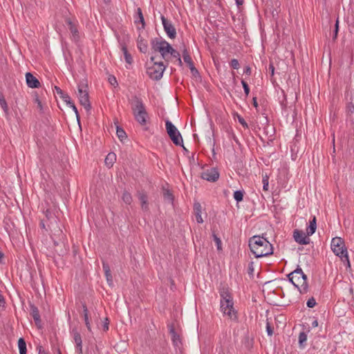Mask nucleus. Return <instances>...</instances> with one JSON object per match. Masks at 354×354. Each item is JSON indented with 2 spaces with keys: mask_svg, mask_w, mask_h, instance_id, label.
Masks as SVG:
<instances>
[{
  "mask_svg": "<svg viewBox=\"0 0 354 354\" xmlns=\"http://www.w3.org/2000/svg\"><path fill=\"white\" fill-rule=\"evenodd\" d=\"M249 247L256 258L270 255L273 253L272 245L263 236H253L249 240Z\"/></svg>",
  "mask_w": 354,
  "mask_h": 354,
  "instance_id": "nucleus-1",
  "label": "nucleus"
},
{
  "mask_svg": "<svg viewBox=\"0 0 354 354\" xmlns=\"http://www.w3.org/2000/svg\"><path fill=\"white\" fill-rule=\"evenodd\" d=\"M221 301L220 308L224 315L232 320H237L236 311L234 308L232 297L227 288H223L219 291Z\"/></svg>",
  "mask_w": 354,
  "mask_h": 354,
  "instance_id": "nucleus-2",
  "label": "nucleus"
},
{
  "mask_svg": "<svg viewBox=\"0 0 354 354\" xmlns=\"http://www.w3.org/2000/svg\"><path fill=\"white\" fill-rule=\"evenodd\" d=\"M129 103L131 104L135 120L140 125H146L147 120L149 119V115L142 100L137 95H133L129 100Z\"/></svg>",
  "mask_w": 354,
  "mask_h": 354,
  "instance_id": "nucleus-3",
  "label": "nucleus"
},
{
  "mask_svg": "<svg viewBox=\"0 0 354 354\" xmlns=\"http://www.w3.org/2000/svg\"><path fill=\"white\" fill-rule=\"evenodd\" d=\"M288 277L289 281L297 288L300 294H306L308 292L309 286L307 282V276L301 268H297L290 272Z\"/></svg>",
  "mask_w": 354,
  "mask_h": 354,
  "instance_id": "nucleus-4",
  "label": "nucleus"
},
{
  "mask_svg": "<svg viewBox=\"0 0 354 354\" xmlns=\"http://www.w3.org/2000/svg\"><path fill=\"white\" fill-rule=\"evenodd\" d=\"M331 249L335 255L340 257L346 267H350L347 249L344 240L340 237H335L331 241Z\"/></svg>",
  "mask_w": 354,
  "mask_h": 354,
  "instance_id": "nucleus-5",
  "label": "nucleus"
},
{
  "mask_svg": "<svg viewBox=\"0 0 354 354\" xmlns=\"http://www.w3.org/2000/svg\"><path fill=\"white\" fill-rule=\"evenodd\" d=\"M152 49L156 52H159L162 59H166L167 56L169 54V52L172 46L162 38H154L151 41Z\"/></svg>",
  "mask_w": 354,
  "mask_h": 354,
  "instance_id": "nucleus-6",
  "label": "nucleus"
},
{
  "mask_svg": "<svg viewBox=\"0 0 354 354\" xmlns=\"http://www.w3.org/2000/svg\"><path fill=\"white\" fill-rule=\"evenodd\" d=\"M151 61L153 62V64L147 68V73L151 79L159 80L162 77L165 66L162 62H154V57H151Z\"/></svg>",
  "mask_w": 354,
  "mask_h": 354,
  "instance_id": "nucleus-7",
  "label": "nucleus"
},
{
  "mask_svg": "<svg viewBox=\"0 0 354 354\" xmlns=\"http://www.w3.org/2000/svg\"><path fill=\"white\" fill-rule=\"evenodd\" d=\"M165 127L167 132L172 140V142L177 146H183V138L177 129V128L169 120H166Z\"/></svg>",
  "mask_w": 354,
  "mask_h": 354,
  "instance_id": "nucleus-8",
  "label": "nucleus"
},
{
  "mask_svg": "<svg viewBox=\"0 0 354 354\" xmlns=\"http://www.w3.org/2000/svg\"><path fill=\"white\" fill-rule=\"evenodd\" d=\"M77 97L79 102L86 110L88 111L91 109V103L89 101L88 92L87 86L84 84H79L77 88Z\"/></svg>",
  "mask_w": 354,
  "mask_h": 354,
  "instance_id": "nucleus-9",
  "label": "nucleus"
},
{
  "mask_svg": "<svg viewBox=\"0 0 354 354\" xmlns=\"http://www.w3.org/2000/svg\"><path fill=\"white\" fill-rule=\"evenodd\" d=\"M169 334L171 336V341L173 343V345L174 346L175 348L177 350H181L182 348V340L180 337V335L175 330L174 325L173 324H170L167 325Z\"/></svg>",
  "mask_w": 354,
  "mask_h": 354,
  "instance_id": "nucleus-10",
  "label": "nucleus"
},
{
  "mask_svg": "<svg viewBox=\"0 0 354 354\" xmlns=\"http://www.w3.org/2000/svg\"><path fill=\"white\" fill-rule=\"evenodd\" d=\"M160 19L164 30L165 31L167 35L170 39H174L176 37V31L172 23L167 20L163 15L161 16Z\"/></svg>",
  "mask_w": 354,
  "mask_h": 354,
  "instance_id": "nucleus-11",
  "label": "nucleus"
},
{
  "mask_svg": "<svg viewBox=\"0 0 354 354\" xmlns=\"http://www.w3.org/2000/svg\"><path fill=\"white\" fill-rule=\"evenodd\" d=\"M201 178L209 182H215L219 178V173L216 168L211 167L201 173Z\"/></svg>",
  "mask_w": 354,
  "mask_h": 354,
  "instance_id": "nucleus-12",
  "label": "nucleus"
},
{
  "mask_svg": "<svg viewBox=\"0 0 354 354\" xmlns=\"http://www.w3.org/2000/svg\"><path fill=\"white\" fill-rule=\"evenodd\" d=\"M307 234L299 230H295L293 232V238L295 241L301 245H307L310 243V239Z\"/></svg>",
  "mask_w": 354,
  "mask_h": 354,
  "instance_id": "nucleus-13",
  "label": "nucleus"
},
{
  "mask_svg": "<svg viewBox=\"0 0 354 354\" xmlns=\"http://www.w3.org/2000/svg\"><path fill=\"white\" fill-rule=\"evenodd\" d=\"M65 21H66V24H67L68 28L71 33L73 40H74L75 41H78V39L80 38V35H79V31H78V28H77V25H78L77 21H73L69 18L66 19Z\"/></svg>",
  "mask_w": 354,
  "mask_h": 354,
  "instance_id": "nucleus-14",
  "label": "nucleus"
},
{
  "mask_svg": "<svg viewBox=\"0 0 354 354\" xmlns=\"http://www.w3.org/2000/svg\"><path fill=\"white\" fill-rule=\"evenodd\" d=\"M71 334L75 344V352L77 354H82V339L80 333L77 329H73Z\"/></svg>",
  "mask_w": 354,
  "mask_h": 354,
  "instance_id": "nucleus-15",
  "label": "nucleus"
},
{
  "mask_svg": "<svg viewBox=\"0 0 354 354\" xmlns=\"http://www.w3.org/2000/svg\"><path fill=\"white\" fill-rule=\"evenodd\" d=\"M47 226L49 230H51L55 225H57V216L48 209L44 212Z\"/></svg>",
  "mask_w": 354,
  "mask_h": 354,
  "instance_id": "nucleus-16",
  "label": "nucleus"
},
{
  "mask_svg": "<svg viewBox=\"0 0 354 354\" xmlns=\"http://www.w3.org/2000/svg\"><path fill=\"white\" fill-rule=\"evenodd\" d=\"M26 81L28 87L36 88L40 86L39 81L30 73H26Z\"/></svg>",
  "mask_w": 354,
  "mask_h": 354,
  "instance_id": "nucleus-17",
  "label": "nucleus"
},
{
  "mask_svg": "<svg viewBox=\"0 0 354 354\" xmlns=\"http://www.w3.org/2000/svg\"><path fill=\"white\" fill-rule=\"evenodd\" d=\"M137 196L140 201L141 208L143 211L149 210V203H148V196L147 194L144 191H138L137 192Z\"/></svg>",
  "mask_w": 354,
  "mask_h": 354,
  "instance_id": "nucleus-18",
  "label": "nucleus"
},
{
  "mask_svg": "<svg viewBox=\"0 0 354 354\" xmlns=\"http://www.w3.org/2000/svg\"><path fill=\"white\" fill-rule=\"evenodd\" d=\"M30 315H31L32 317L33 318V319L35 322V324L38 327H41V321L40 319L39 311L37 307L35 306V305H30Z\"/></svg>",
  "mask_w": 354,
  "mask_h": 354,
  "instance_id": "nucleus-19",
  "label": "nucleus"
},
{
  "mask_svg": "<svg viewBox=\"0 0 354 354\" xmlns=\"http://www.w3.org/2000/svg\"><path fill=\"white\" fill-rule=\"evenodd\" d=\"M194 212L196 216V219L198 223H203V219L202 218V206L199 202H195L194 203Z\"/></svg>",
  "mask_w": 354,
  "mask_h": 354,
  "instance_id": "nucleus-20",
  "label": "nucleus"
},
{
  "mask_svg": "<svg viewBox=\"0 0 354 354\" xmlns=\"http://www.w3.org/2000/svg\"><path fill=\"white\" fill-rule=\"evenodd\" d=\"M138 48L140 51L143 53H145L148 49L147 41L140 36L138 38Z\"/></svg>",
  "mask_w": 354,
  "mask_h": 354,
  "instance_id": "nucleus-21",
  "label": "nucleus"
},
{
  "mask_svg": "<svg viewBox=\"0 0 354 354\" xmlns=\"http://www.w3.org/2000/svg\"><path fill=\"white\" fill-rule=\"evenodd\" d=\"M82 308H83V317L85 322V325L87 328V329L89 331H91V326L88 319V310L86 306V304L84 303L82 304Z\"/></svg>",
  "mask_w": 354,
  "mask_h": 354,
  "instance_id": "nucleus-22",
  "label": "nucleus"
},
{
  "mask_svg": "<svg viewBox=\"0 0 354 354\" xmlns=\"http://www.w3.org/2000/svg\"><path fill=\"white\" fill-rule=\"evenodd\" d=\"M121 50L123 53L125 62L129 64H131L133 63V57L128 52L127 48L124 44H122Z\"/></svg>",
  "mask_w": 354,
  "mask_h": 354,
  "instance_id": "nucleus-23",
  "label": "nucleus"
},
{
  "mask_svg": "<svg viewBox=\"0 0 354 354\" xmlns=\"http://www.w3.org/2000/svg\"><path fill=\"white\" fill-rule=\"evenodd\" d=\"M116 160V155L114 153H109L106 156L104 162L106 166L111 167Z\"/></svg>",
  "mask_w": 354,
  "mask_h": 354,
  "instance_id": "nucleus-24",
  "label": "nucleus"
},
{
  "mask_svg": "<svg viewBox=\"0 0 354 354\" xmlns=\"http://www.w3.org/2000/svg\"><path fill=\"white\" fill-rule=\"evenodd\" d=\"M299 345L301 348H304L306 346V342L307 340V334L306 332H300L298 337Z\"/></svg>",
  "mask_w": 354,
  "mask_h": 354,
  "instance_id": "nucleus-25",
  "label": "nucleus"
},
{
  "mask_svg": "<svg viewBox=\"0 0 354 354\" xmlns=\"http://www.w3.org/2000/svg\"><path fill=\"white\" fill-rule=\"evenodd\" d=\"M18 347L19 350V354H26V343L24 338L21 337L18 340Z\"/></svg>",
  "mask_w": 354,
  "mask_h": 354,
  "instance_id": "nucleus-26",
  "label": "nucleus"
},
{
  "mask_svg": "<svg viewBox=\"0 0 354 354\" xmlns=\"http://www.w3.org/2000/svg\"><path fill=\"white\" fill-rule=\"evenodd\" d=\"M122 200L127 205H131V203L133 202L132 196L127 191H124L123 192L122 195Z\"/></svg>",
  "mask_w": 354,
  "mask_h": 354,
  "instance_id": "nucleus-27",
  "label": "nucleus"
},
{
  "mask_svg": "<svg viewBox=\"0 0 354 354\" xmlns=\"http://www.w3.org/2000/svg\"><path fill=\"white\" fill-rule=\"evenodd\" d=\"M137 15H138V20H136L135 22L136 23L140 22L142 24V28H145V19H144V17H143L141 8H138L137 9Z\"/></svg>",
  "mask_w": 354,
  "mask_h": 354,
  "instance_id": "nucleus-28",
  "label": "nucleus"
},
{
  "mask_svg": "<svg viewBox=\"0 0 354 354\" xmlns=\"http://www.w3.org/2000/svg\"><path fill=\"white\" fill-rule=\"evenodd\" d=\"M0 106L2 108L5 113H8V106L5 97L1 93H0Z\"/></svg>",
  "mask_w": 354,
  "mask_h": 354,
  "instance_id": "nucleus-29",
  "label": "nucleus"
},
{
  "mask_svg": "<svg viewBox=\"0 0 354 354\" xmlns=\"http://www.w3.org/2000/svg\"><path fill=\"white\" fill-rule=\"evenodd\" d=\"M243 190H236L234 192V198L236 201V202H241L243 199Z\"/></svg>",
  "mask_w": 354,
  "mask_h": 354,
  "instance_id": "nucleus-30",
  "label": "nucleus"
},
{
  "mask_svg": "<svg viewBox=\"0 0 354 354\" xmlns=\"http://www.w3.org/2000/svg\"><path fill=\"white\" fill-rule=\"evenodd\" d=\"M116 134L120 140H122L127 137L125 131L123 130V129L118 126L116 127Z\"/></svg>",
  "mask_w": 354,
  "mask_h": 354,
  "instance_id": "nucleus-31",
  "label": "nucleus"
},
{
  "mask_svg": "<svg viewBox=\"0 0 354 354\" xmlns=\"http://www.w3.org/2000/svg\"><path fill=\"white\" fill-rule=\"evenodd\" d=\"M183 57L184 62L187 64L193 62L191 57L189 55L187 50L185 48L183 50Z\"/></svg>",
  "mask_w": 354,
  "mask_h": 354,
  "instance_id": "nucleus-32",
  "label": "nucleus"
},
{
  "mask_svg": "<svg viewBox=\"0 0 354 354\" xmlns=\"http://www.w3.org/2000/svg\"><path fill=\"white\" fill-rule=\"evenodd\" d=\"M163 196L165 200H167L171 203H172L174 201L173 194L168 189L164 190Z\"/></svg>",
  "mask_w": 354,
  "mask_h": 354,
  "instance_id": "nucleus-33",
  "label": "nucleus"
},
{
  "mask_svg": "<svg viewBox=\"0 0 354 354\" xmlns=\"http://www.w3.org/2000/svg\"><path fill=\"white\" fill-rule=\"evenodd\" d=\"M61 98L69 106L73 103L70 96L67 93H64V95H62Z\"/></svg>",
  "mask_w": 354,
  "mask_h": 354,
  "instance_id": "nucleus-34",
  "label": "nucleus"
},
{
  "mask_svg": "<svg viewBox=\"0 0 354 354\" xmlns=\"http://www.w3.org/2000/svg\"><path fill=\"white\" fill-rule=\"evenodd\" d=\"M317 229V226L311 225L309 224V225L306 228V234L308 236L313 235Z\"/></svg>",
  "mask_w": 354,
  "mask_h": 354,
  "instance_id": "nucleus-35",
  "label": "nucleus"
},
{
  "mask_svg": "<svg viewBox=\"0 0 354 354\" xmlns=\"http://www.w3.org/2000/svg\"><path fill=\"white\" fill-rule=\"evenodd\" d=\"M346 111L348 114H353L354 113V104L353 102H348L346 106Z\"/></svg>",
  "mask_w": 354,
  "mask_h": 354,
  "instance_id": "nucleus-36",
  "label": "nucleus"
},
{
  "mask_svg": "<svg viewBox=\"0 0 354 354\" xmlns=\"http://www.w3.org/2000/svg\"><path fill=\"white\" fill-rule=\"evenodd\" d=\"M316 304V300L313 297H310L306 302L307 306L310 308L315 307Z\"/></svg>",
  "mask_w": 354,
  "mask_h": 354,
  "instance_id": "nucleus-37",
  "label": "nucleus"
},
{
  "mask_svg": "<svg viewBox=\"0 0 354 354\" xmlns=\"http://www.w3.org/2000/svg\"><path fill=\"white\" fill-rule=\"evenodd\" d=\"M241 84L243 86V88L244 93H245V95L248 96V95L250 93V88H249V86H248V83L246 82H245L244 80H242L241 81Z\"/></svg>",
  "mask_w": 354,
  "mask_h": 354,
  "instance_id": "nucleus-38",
  "label": "nucleus"
},
{
  "mask_svg": "<svg viewBox=\"0 0 354 354\" xmlns=\"http://www.w3.org/2000/svg\"><path fill=\"white\" fill-rule=\"evenodd\" d=\"M214 241H215L217 247V250H221V241L215 234H213Z\"/></svg>",
  "mask_w": 354,
  "mask_h": 354,
  "instance_id": "nucleus-39",
  "label": "nucleus"
},
{
  "mask_svg": "<svg viewBox=\"0 0 354 354\" xmlns=\"http://www.w3.org/2000/svg\"><path fill=\"white\" fill-rule=\"evenodd\" d=\"M169 55H170L171 57L176 58V59H179V57H180V53L176 50H175L173 47L171 48Z\"/></svg>",
  "mask_w": 354,
  "mask_h": 354,
  "instance_id": "nucleus-40",
  "label": "nucleus"
},
{
  "mask_svg": "<svg viewBox=\"0 0 354 354\" xmlns=\"http://www.w3.org/2000/svg\"><path fill=\"white\" fill-rule=\"evenodd\" d=\"M338 30H339V20L337 19L335 25V30L333 31V40L336 39V38L337 37Z\"/></svg>",
  "mask_w": 354,
  "mask_h": 354,
  "instance_id": "nucleus-41",
  "label": "nucleus"
},
{
  "mask_svg": "<svg viewBox=\"0 0 354 354\" xmlns=\"http://www.w3.org/2000/svg\"><path fill=\"white\" fill-rule=\"evenodd\" d=\"M230 65L234 69H238L239 68V63L236 59H232L230 63Z\"/></svg>",
  "mask_w": 354,
  "mask_h": 354,
  "instance_id": "nucleus-42",
  "label": "nucleus"
},
{
  "mask_svg": "<svg viewBox=\"0 0 354 354\" xmlns=\"http://www.w3.org/2000/svg\"><path fill=\"white\" fill-rule=\"evenodd\" d=\"M187 65H188V66H189V69H190V71H191V72H192V75L194 76H196V75L198 74V71L195 68L193 62H192L191 64H188Z\"/></svg>",
  "mask_w": 354,
  "mask_h": 354,
  "instance_id": "nucleus-43",
  "label": "nucleus"
},
{
  "mask_svg": "<svg viewBox=\"0 0 354 354\" xmlns=\"http://www.w3.org/2000/svg\"><path fill=\"white\" fill-rule=\"evenodd\" d=\"M263 189L264 191H268V185H269V183H268V176H265L264 178H263Z\"/></svg>",
  "mask_w": 354,
  "mask_h": 354,
  "instance_id": "nucleus-44",
  "label": "nucleus"
},
{
  "mask_svg": "<svg viewBox=\"0 0 354 354\" xmlns=\"http://www.w3.org/2000/svg\"><path fill=\"white\" fill-rule=\"evenodd\" d=\"M266 331H267L268 335H269V336H272V334H273V328L270 326V323L268 322H267V323H266Z\"/></svg>",
  "mask_w": 354,
  "mask_h": 354,
  "instance_id": "nucleus-45",
  "label": "nucleus"
},
{
  "mask_svg": "<svg viewBox=\"0 0 354 354\" xmlns=\"http://www.w3.org/2000/svg\"><path fill=\"white\" fill-rule=\"evenodd\" d=\"M238 120L239 122H240V124H242V126L245 128V129H248V125L247 124V122L245 121V120L243 119V118H242L241 116L240 115H238Z\"/></svg>",
  "mask_w": 354,
  "mask_h": 354,
  "instance_id": "nucleus-46",
  "label": "nucleus"
},
{
  "mask_svg": "<svg viewBox=\"0 0 354 354\" xmlns=\"http://www.w3.org/2000/svg\"><path fill=\"white\" fill-rule=\"evenodd\" d=\"M105 276L109 286L113 285V278L111 272L108 273H105Z\"/></svg>",
  "mask_w": 354,
  "mask_h": 354,
  "instance_id": "nucleus-47",
  "label": "nucleus"
},
{
  "mask_svg": "<svg viewBox=\"0 0 354 354\" xmlns=\"http://www.w3.org/2000/svg\"><path fill=\"white\" fill-rule=\"evenodd\" d=\"M109 83L111 84V85H118V82H117V80H116V78L113 76V75H111L109 77Z\"/></svg>",
  "mask_w": 354,
  "mask_h": 354,
  "instance_id": "nucleus-48",
  "label": "nucleus"
},
{
  "mask_svg": "<svg viewBox=\"0 0 354 354\" xmlns=\"http://www.w3.org/2000/svg\"><path fill=\"white\" fill-rule=\"evenodd\" d=\"M55 91H56L57 94L59 95L60 97L65 93L59 87L57 86H55Z\"/></svg>",
  "mask_w": 354,
  "mask_h": 354,
  "instance_id": "nucleus-49",
  "label": "nucleus"
},
{
  "mask_svg": "<svg viewBox=\"0 0 354 354\" xmlns=\"http://www.w3.org/2000/svg\"><path fill=\"white\" fill-rule=\"evenodd\" d=\"M71 108H72V109L73 110V111L75 112V115H76V117H77V120H79V118H80V115H79V113H78V111H77V107L75 106V104L73 103V104H71L70 106Z\"/></svg>",
  "mask_w": 354,
  "mask_h": 354,
  "instance_id": "nucleus-50",
  "label": "nucleus"
},
{
  "mask_svg": "<svg viewBox=\"0 0 354 354\" xmlns=\"http://www.w3.org/2000/svg\"><path fill=\"white\" fill-rule=\"evenodd\" d=\"M40 227L43 229H45L46 230H48L49 229L47 226L46 221L45 220H41L40 222Z\"/></svg>",
  "mask_w": 354,
  "mask_h": 354,
  "instance_id": "nucleus-51",
  "label": "nucleus"
},
{
  "mask_svg": "<svg viewBox=\"0 0 354 354\" xmlns=\"http://www.w3.org/2000/svg\"><path fill=\"white\" fill-rule=\"evenodd\" d=\"M103 270L104 271V273H108L111 272L109 265L105 263H103Z\"/></svg>",
  "mask_w": 354,
  "mask_h": 354,
  "instance_id": "nucleus-52",
  "label": "nucleus"
},
{
  "mask_svg": "<svg viewBox=\"0 0 354 354\" xmlns=\"http://www.w3.org/2000/svg\"><path fill=\"white\" fill-rule=\"evenodd\" d=\"M243 73L248 75H250L251 74V68L250 66H245L243 70Z\"/></svg>",
  "mask_w": 354,
  "mask_h": 354,
  "instance_id": "nucleus-53",
  "label": "nucleus"
},
{
  "mask_svg": "<svg viewBox=\"0 0 354 354\" xmlns=\"http://www.w3.org/2000/svg\"><path fill=\"white\" fill-rule=\"evenodd\" d=\"M35 102L37 104V106L39 108L40 110L42 109V105H41V101L39 100V97H37L35 100Z\"/></svg>",
  "mask_w": 354,
  "mask_h": 354,
  "instance_id": "nucleus-54",
  "label": "nucleus"
},
{
  "mask_svg": "<svg viewBox=\"0 0 354 354\" xmlns=\"http://www.w3.org/2000/svg\"><path fill=\"white\" fill-rule=\"evenodd\" d=\"M316 221L317 220L315 216H313L312 220L310 221L309 224L311 225L317 226Z\"/></svg>",
  "mask_w": 354,
  "mask_h": 354,
  "instance_id": "nucleus-55",
  "label": "nucleus"
},
{
  "mask_svg": "<svg viewBox=\"0 0 354 354\" xmlns=\"http://www.w3.org/2000/svg\"><path fill=\"white\" fill-rule=\"evenodd\" d=\"M252 103H253V106L257 109L258 107V102H257V99L256 97H254L253 99H252Z\"/></svg>",
  "mask_w": 354,
  "mask_h": 354,
  "instance_id": "nucleus-56",
  "label": "nucleus"
},
{
  "mask_svg": "<svg viewBox=\"0 0 354 354\" xmlns=\"http://www.w3.org/2000/svg\"><path fill=\"white\" fill-rule=\"evenodd\" d=\"M269 71H270L271 73V75H274V67L272 64H270L269 66Z\"/></svg>",
  "mask_w": 354,
  "mask_h": 354,
  "instance_id": "nucleus-57",
  "label": "nucleus"
},
{
  "mask_svg": "<svg viewBox=\"0 0 354 354\" xmlns=\"http://www.w3.org/2000/svg\"><path fill=\"white\" fill-rule=\"evenodd\" d=\"M248 269L250 270V272H252L254 271L253 268V262H250L248 265Z\"/></svg>",
  "mask_w": 354,
  "mask_h": 354,
  "instance_id": "nucleus-58",
  "label": "nucleus"
},
{
  "mask_svg": "<svg viewBox=\"0 0 354 354\" xmlns=\"http://www.w3.org/2000/svg\"><path fill=\"white\" fill-rule=\"evenodd\" d=\"M244 3V1L243 0H236V4L237 5L238 7L242 6Z\"/></svg>",
  "mask_w": 354,
  "mask_h": 354,
  "instance_id": "nucleus-59",
  "label": "nucleus"
},
{
  "mask_svg": "<svg viewBox=\"0 0 354 354\" xmlns=\"http://www.w3.org/2000/svg\"><path fill=\"white\" fill-rule=\"evenodd\" d=\"M312 326H313V327H317L318 326L317 321V320L313 321V322L312 323Z\"/></svg>",
  "mask_w": 354,
  "mask_h": 354,
  "instance_id": "nucleus-60",
  "label": "nucleus"
},
{
  "mask_svg": "<svg viewBox=\"0 0 354 354\" xmlns=\"http://www.w3.org/2000/svg\"><path fill=\"white\" fill-rule=\"evenodd\" d=\"M176 61L178 62V64L180 65V66H182L183 65V62H182V60H181V58L180 57H179V59H177Z\"/></svg>",
  "mask_w": 354,
  "mask_h": 354,
  "instance_id": "nucleus-61",
  "label": "nucleus"
},
{
  "mask_svg": "<svg viewBox=\"0 0 354 354\" xmlns=\"http://www.w3.org/2000/svg\"><path fill=\"white\" fill-rule=\"evenodd\" d=\"M39 354H48L47 353H46L44 351H41V349L39 350Z\"/></svg>",
  "mask_w": 354,
  "mask_h": 354,
  "instance_id": "nucleus-62",
  "label": "nucleus"
},
{
  "mask_svg": "<svg viewBox=\"0 0 354 354\" xmlns=\"http://www.w3.org/2000/svg\"><path fill=\"white\" fill-rule=\"evenodd\" d=\"M104 330H108V328H109L108 324H106V323L104 324Z\"/></svg>",
  "mask_w": 354,
  "mask_h": 354,
  "instance_id": "nucleus-63",
  "label": "nucleus"
},
{
  "mask_svg": "<svg viewBox=\"0 0 354 354\" xmlns=\"http://www.w3.org/2000/svg\"><path fill=\"white\" fill-rule=\"evenodd\" d=\"M232 136H233V139H234V140L237 142H238V140H237V138H236V136L233 133V134H232Z\"/></svg>",
  "mask_w": 354,
  "mask_h": 354,
  "instance_id": "nucleus-64",
  "label": "nucleus"
}]
</instances>
